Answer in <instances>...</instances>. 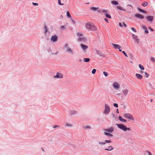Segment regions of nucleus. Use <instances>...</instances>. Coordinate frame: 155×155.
Returning <instances> with one entry per match:
<instances>
[{
  "mask_svg": "<svg viewBox=\"0 0 155 155\" xmlns=\"http://www.w3.org/2000/svg\"><path fill=\"white\" fill-rule=\"evenodd\" d=\"M151 31H153V29H151Z\"/></svg>",
  "mask_w": 155,
  "mask_h": 155,
  "instance_id": "58",
  "label": "nucleus"
},
{
  "mask_svg": "<svg viewBox=\"0 0 155 155\" xmlns=\"http://www.w3.org/2000/svg\"><path fill=\"white\" fill-rule=\"evenodd\" d=\"M116 95L117 96H120L121 95V94L120 93H118Z\"/></svg>",
  "mask_w": 155,
  "mask_h": 155,
  "instance_id": "49",
  "label": "nucleus"
},
{
  "mask_svg": "<svg viewBox=\"0 0 155 155\" xmlns=\"http://www.w3.org/2000/svg\"><path fill=\"white\" fill-rule=\"evenodd\" d=\"M148 154L149 155H153V154L152 153H151L150 152H149L148 153Z\"/></svg>",
  "mask_w": 155,
  "mask_h": 155,
  "instance_id": "55",
  "label": "nucleus"
},
{
  "mask_svg": "<svg viewBox=\"0 0 155 155\" xmlns=\"http://www.w3.org/2000/svg\"><path fill=\"white\" fill-rule=\"evenodd\" d=\"M122 92L124 95L125 96H126L129 92V90L126 89H124L122 90Z\"/></svg>",
  "mask_w": 155,
  "mask_h": 155,
  "instance_id": "11",
  "label": "nucleus"
},
{
  "mask_svg": "<svg viewBox=\"0 0 155 155\" xmlns=\"http://www.w3.org/2000/svg\"><path fill=\"white\" fill-rule=\"evenodd\" d=\"M66 51L69 53L72 54L73 53V51L69 47H68L66 48Z\"/></svg>",
  "mask_w": 155,
  "mask_h": 155,
  "instance_id": "16",
  "label": "nucleus"
},
{
  "mask_svg": "<svg viewBox=\"0 0 155 155\" xmlns=\"http://www.w3.org/2000/svg\"><path fill=\"white\" fill-rule=\"evenodd\" d=\"M91 10L93 11H95L98 10L97 11L98 12L101 13V9H99V8L98 7L96 8L95 7H92L91 8Z\"/></svg>",
  "mask_w": 155,
  "mask_h": 155,
  "instance_id": "10",
  "label": "nucleus"
},
{
  "mask_svg": "<svg viewBox=\"0 0 155 155\" xmlns=\"http://www.w3.org/2000/svg\"><path fill=\"white\" fill-rule=\"evenodd\" d=\"M127 6H130L131 7V8H130V9H132L133 7H132L131 5H128Z\"/></svg>",
  "mask_w": 155,
  "mask_h": 155,
  "instance_id": "56",
  "label": "nucleus"
},
{
  "mask_svg": "<svg viewBox=\"0 0 155 155\" xmlns=\"http://www.w3.org/2000/svg\"><path fill=\"white\" fill-rule=\"evenodd\" d=\"M151 61L153 62H154L155 61V59L153 57H151L150 58Z\"/></svg>",
  "mask_w": 155,
  "mask_h": 155,
  "instance_id": "33",
  "label": "nucleus"
},
{
  "mask_svg": "<svg viewBox=\"0 0 155 155\" xmlns=\"http://www.w3.org/2000/svg\"><path fill=\"white\" fill-rule=\"evenodd\" d=\"M135 76L137 79L140 80L141 79L143 78V76L141 74H136Z\"/></svg>",
  "mask_w": 155,
  "mask_h": 155,
  "instance_id": "15",
  "label": "nucleus"
},
{
  "mask_svg": "<svg viewBox=\"0 0 155 155\" xmlns=\"http://www.w3.org/2000/svg\"><path fill=\"white\" fill-rule=\"evenodd\" d=\"M119 120L122 122H126V120L123 118L121 116H119L118 117Z\"/></svg>",
  "mask_w": 155,
  "mask_h": 155,
  "instance_id": "21",
  "label": "nucleus"
},
{
  "mask_svg": "<svg viewBox=\"0 0 155 155\" xmlns=\"http://www.w3.org/2000/svg\"><path fill=\"white\" fill-rule=\"evenodd\" d=\"M44 29L45 30V34H46L48 31L47 28L46 26H45Z\"/></svg>",
  "mask_w": 155,
  "mask_h": 155,
  "instance_id": "39",
  "label": "nucleus"
},
{
  "mask_svg": "<svg viewBox=\"0 0 155 155\" xmlns=\"http://www.w3.org/2000/svg\"><path fill=\"white\" fill-rule=\"evenodd\" d=\"M32 4L34 5H36V6H38V3H34V2H33L32 3Z\"/></svg>",
  "mask_w": 155,
  "mask_h": 155,
  "instance_id": "46",
  "label": "nucleus"
},
{
  "mask_svg": "<svg viewBox=\"0 0 155 155\" xmlns=\"http://www.w3.org/2000/svg\"><path fill=\"white\" fill-rule=\"evenodd\" d=\"M142 27L143 29H144L145 30L147 29V27L144 25L142 26Z\"/></svg>",
  "mask_w": 155,
  "mask_h": 155,
  "instance_id": "45",
  "label": "nucleus"
},
{
  "mask_svg": "<svg viewBox=\"0 0 155 155\" xmlns=\"http://www.w3.org/2000/svg\"><path fill=\"white\" fill-rule=\"evenodd\" d=\"M42 150H43V151H44V150L43 149H42Z\"/></svg>",
  "mask_w": 155,
  "mask_h": 155,
  "instance_id": "61",
  "label": "nucleus"
},
{
  "mask_svg": "<svg viewBox=\"0 0 155 155\" xmlns=\"http://www.w3.org/2000/svg\"><path fill=\"white\" fill-rule=\"evenodd\" d=\"M67 15L68 17L70 18L71 17V15L69 12H67Z\"/></svg>",
  "mask_w": 155,
  "mask_h": 155,
  "instance_id": "28",
  "label": "nucleus"
},
{
  "mask_svg": "<svg viewBox=\"0 0 155 155\" xmlns=\"http://www.w3.org/2000/svg\"><path fill=\"white\" fill-rule=\"evenodd\" d=\"M86 39L84 37L79 38L78 39V41H81L82 42H84L86 41Z\"/></svg>",
  "mask_w": 155,
  "mask_h": 155,
  "instance_id": "14",
  "label": "nucleus"
},
{
  "mask_svg": "<svg viewBox=\"0 0 155 155\" xmlns=\"http://www.w3.org/2000/svg\"><path fill=\"white\" fill-rule=\"evenodd\" d=\"M105 131L108 133H112L114 130V128L113 127H110L109 128L104 130Z\"/></svg>",
  "mask_w": 155,
  "mask_h": 155,
  "instance_id": "9",
  "label": "nucleus"
},
{
  "mask_svg": "<svg viewBox=\"0 0 155 155\" xmlns=\"http://www.w3.org/2000/svg\"><path fill=\"white\" fill-rule=\"evenodd\" d=\"M135 16L136 17L138 18H139L143 19L144 18V17L140 14H135Z\"/></svg>",
  "mask_w": 155,
  "mask_h": 155,
  "instance_id": "17",
  "label": "nucleus"
},
{
  "mask_svg": "<svg viewBox=\"0 0 155 155\" xmlns=\"http://www.w3.org/2000/svg\"><path fill=\"white\" fill-rule=\"evenodd\" d=\"M59 126H54V127H53V128H56V127H59Z\"/></svg>",
  "mask_w": 155,
  "mask_h": 155,
  "instance_id": "51",
  "label": "nucleus"
},
{
  "mask_svg": "<svg viewBox=\"0 0 155 155\" xmlns=\"http://www.w3.org/2000/svg\"><path fill=\"white\" fill-rule=\"evenodd\" d=\"M122 52H123V53L125 55V56L126 57H128L127 54H126V52L124 51H122Z\"/></svg>",
  "mask_w": 155,
  "mask_h": 155,
  "instance_id": "40",
  "label": "nucleus"
},
{
  "mask_svg": "<svg viewBox=\"0 0 155 155\" xmlns=\"http://www.w3.org/2000/svg\"><path fill=\"white\" fill-rule=\"evenodd\" d=\"M79 61L81 62V60H80Z\"/></svg>",
  "mask_w": 155,
  "mask_h": 155,
  "instance_id": "60",
  "label": "nucleus"
},
{
  "mask_svg": "<svg viewBox=\"0 0 155 155\" xmlns=\"http://www.w3.org/2000/svg\"><path fill=\"white\" fill-rule=\"evenodd\" d=\"M116 112H117V113H119V111H118V109H117Z\"/></svg>",
  "mask_w": 155,
  "mask_h": 155,
  "instance_id": "54",
  "label": "nucleus"
},
{
  "mask_svg": "<svg viewBox=\"0 0 155 155\" xmlns=\"http://www.w3.org/2000/svg\"><path fill=\"white\" fill-rule=\"evenodd\" d=\"M90 59L89 58H84L83 61L85 62H87L89 61Z\"/></svg>",
  "mask_w": 155,
  "mask_h": 155,
  "instance_id": "22",
  "label": "nucleus"
},
{
  "mask_svg": "<svg viewBox=\"0 0 155 155\" xmlns=\"http://www.w3.org/2000/svg\"><path fill=\"white\" fill-rule=\"evenodd\" d=\"M114 106L116 107H118V104L116 103H114Z\"/></svg>",
  "mask_w": 155,
  "mask_h": 155,
  "instance_id": "42",
  "label": "nucleus"
},
{
  "mask_svg": "<svg viewBox=\"0 0 155 155\" xmlns=\"http://www.w3.org/2000/svg\"><path fill=\"white\" fill-rule=\"evenodd\" d=\"M132 36L133 38L136 41V42L137 43H138L139 42L140 39L138 37L134 34H132Z\"/></svg>",
  "mask_w": 155,
  "mask_h": 155,
  "instance_id": "7",
  "label": "nucleus"
},
{
  "mask_svg": "<svg viewBox=\"0 0 155 155\" xmlns=\"http://www.w3.org/2000/svg\"><path fill=\"white\" fill-rule=\"evenodd\" d=\"M67 46V45H66V46Z\"/></svg>",
  "mask_w": 155,
  "mask_h": 155,
  "instance_id": "63",
  "label": "nucleus"
},
{
  "mask_svg": "<svg viewBox=\"0 0 155 155\" xmlns=\"http://www.w3.org/2000/svg\"><path fill=\"white\" fill-rule=\"evenodd\" d=\"M123 116L126 118L130 119L132 120H134L133 116L131 114L129 113L124 114Z\"/></svg>",
  "mask_w": 155,
  "mask_h": 155,
  "instance_id": "3",
  "label": "nucleus"
},
{
  "mask_svg": "<svg viewBox=\"0 0 155 155\" xmlns=\"http://www.w3.org/2000/svg\"><path fill=\"white\" fill-rule=\"evenodd\" d=\"M123 26H124L125 27H126L127 26V25H126V24H125L124 22V24H123Z\"/></svg>",
  "mask_w": 155,
  "mask_h": 155,
  "instance_id": "52",
  "label": "nucleus"
},
{
  "mask_svg": "<svg viewBox=\"0 0 155 155\" xmlns=\"http://www.w3.org/2000/svg\"><path fill=\"white\" fill-rule=\"evenodd\" d=\"M81 48L84 50L87 49L88 47L87 46L82 44H81Z\"/></svg>",
  "mask_w": 155,
  "mask_h": 155,
  "instance_id": "19",
  "label": "nucleus"
},
{
  "mask_svg": "<svg viewBox=\"0 0 155 155\" xmlns=\"http://www.w3.org/2000/svg\"><path fill=\"white\" fill-rule=\"evenodd\" d=\"M107 10H101V12H102L104 13V14H107Z\"/></svg>",
  "mask_w": 155,
  "mask_h": 155,
  "instance_id": "29",
  "label": "nucleus"
},
{
  "mask_svg": "<svg viewBox=\"0 0 155 155\" xmlns=\"http://www.w3.org/2000/svg\"><path fill=\"white\" fill-rule=\"evenodd\" d=\"M105 15L106 16V17L107 18H111V16L109 15H108L107 14H105Z\"/></svg>",
  "mask_w": 155,
  "mask_h": 155,
  "instance_id": "25",
  "label": "nucleus"
},
{
  "mask_svg": "<svg viewBox=\"0 0 155 155\" xmlns=\"http://www.w3.org/2000/svg\"><path fill=\"white\" fill-rule=\"evenodd\" d=\"M58 0V3L60 5H63V4H61V1L60 0Z\"/></svg>",
  "mask_w": 155,
  "mask_h": 155,
  "instance_id": "43",
  "label": "nucleus"
},
{
  "mask_svg": "<svg viewBox=\"0 0 155 155\" xmlns=\"http://www.w3.org/2000/svg\"><path fill=\"white\" fill-rule=\"evenodd\" d=\"M131 30L133 31H134L135 32H137V31L134 28H131Z\"/></svg>",
  "mask_w": 155,
  "mask_h": 155,
  "instance_id": "41",
  "label": "nucleus"
},
{
  "mask_svg": "<svg viewBox=\"0 0 155 155\" xmlns=\"http://www.w3.org/2000/svg\"><path fill=\"white\" fill-rule=\"evenodd\" d=\"M146 19L149 22H152L153 19V17L152 16H148L146 17Z\"/></svg>",
  "mask_w": 155,
  "mask_h": 155,
  "instance_id": "6",
  "label": "nucleus"
},
{
  "mask_svg": "<svg viewBox=\"0 0 155 155\" xmlns=\"http://www.w3.org/2000/svg\"><path fill=\"white\" fill-rule=\"evenodd\" d=\"M114 149V148L113 147L111 146H110L108 147L107 148H105L104 150H106L110 151Z\"/></svg>",
  "mask_w": 155,
  "mask_h": 155,
  "instance_id": "18",
  "label": "nucleus"
},
{
  "mask_svg": "<svg viewBox=\"0 0 155 155\" xmlns=\"http://www.w3.org/2000/svg\"><path fill=\"white\" fill-rule=\"evenodd\" d=\"M77 35L78 36H82V34H81L80 33H77Z\"/></svg>",
  "mask_w": 155,
  "mask_h": 155,
  "instance_id": "44",
  "label": "nucleus"
},
{
  "mask_svg": "<svg viewBox=\"0 0 155 155\" xmlns=\"http://www.w3.org/2000/svg\"><path fill=\"white\" fill-rule=\"evenodd\" d=\"M112 45L114 46L113 47L114 49H119V51H122L120 49V46L119 45L114 44H112Z\"/></svg>",
  "mask_w": 155,
  "mask_h": 155,
  "instance_id": "8",
  "label": "nucleus"
},
{
  "mask_svg": "<svg viewBox=\"0 0 155 155\" xmlns=\"http://www.w3.org/2000/svg\"><path fill=\"white\" fill-rule=\"evenodd\" d=\"M97 54H99V55H100V52L99 51H97Z\"/></svg>",
  "mask_w": 155,
  "mask_h": 155,
  "instance_id": "53",
  "label": "nucleus"
},
{
  "mask_svg": "<svg viewBox=\"0 0 155 155\" xmlns=\"http://www.w3.org/2000/svg\"><path fill=\"white\" fill-rule=\"evenodd\" d=\"M99 144L100 145H104L105 144V142H99Z\"/></svg>",
  "mask_w": 155,
  "mask_h": 155,
  "instance_id": "32",
  "label": "nucleus"
},
{
  "mask_svg": "<svg viewBox=\"0 0 155 155\" xmlns=\"http://www.w3.org/2000/svg\"><path fill=\"white\" fill-rule=\"evenodd\" d=\"M61 28H64V29L65 28V26H64V25L61 26Z\"/></svg>",
  "mask_w": 155,
  "mask_h": 155,
  "instance_id": "47",
  "label": "nucleus"
},
{
  "mask_svg": "<svg viewBox=\"0 0 155 155\" xmlns=\"http://www.w3.org/2000/svg\"><path fill=\"white\" fill-rule=\"evenodd\" d=\"M57 38H58L56 35H54L52 36L51 40V41H52L53 42H55L57 41Z\"/></svg>",
  "mask_w": 155,
  "mask_h": 155,
  "instance_id": "12",
  "label": "nucleus"
},
{
  "mask_svg": "<svg viewBox=\"0 0 155 155\" xmlns=\"http://www.w3.org/2000/svg\"><path fill=\"white\" fill-rule=\"evenodd\" d=\"M116 125L119 128L124 131H126L127 130H130V128H127L125 125L122 124H117Z\"/></svg>",
  "mask_w": 155,
  "mask_h": 155,
  "instance_id": "1",
  "label": "nucleus"
},
{
  "mask_svg": "<svg viewBox=\"0 0 155 155\" xmlns=\"http://www.w3.org/2000/svg\"><path fill=\"white\" fill-rule=\"evenodd\" d=\"M138 10L140 12H143L145 13H146V12L144 10H143L139 8V9H138Z\"/></svg>",
  "mask_w": 155,
  "mask_h": 155,
  "instance_id": "26",
  "label": "nucleus"
},
{
  "mask_svg": "<svg viewBox=\"0 0 155 155\" xmlns=\"http://www.w3.org/2000/svg\"><path fill=\"white\" fill-rule=\"evenodd\" d=\"M54 77L56 78H61L63 77L62 74L60 73H57Z\"/></svg>",
  "mask_w": 155,
  "mask_h": 155,
  "instance_id": "13",
  "label": "nucleus"
},
{
  "mask_svg": "<svg viewBox=\"0 0 155 155\" xmlns=\"http://www.w3.org/2000/svg\"><path fill=\"white\" fill-rule=\"evenodd\" d=\"M123 24H124V22H120L119 24V26L121 27H122L123 26Z\"/></svg>",
  "mask_w": 155,
  "mask_h": 155,
  "instance_id": "36",
  "label": "nucleus"
},
{
  "mask_svg": "<svg viewBox=\"0 0 155 155\" xmlns=\"http://www.w3.org/2000/svg\"><path fill=\"white\" fill-rule=\"evenodd\" d=\"M113 87L116 90H119L120 88V84L116 82H114L112 84Z\"/></svg>",
  "mask_w": 155,
  "mask_h": 155,
  "instance_id": "5",
  "label": "nucleus"
},
{
  "mask_svg": "<svg viewBox=\"0 0 155 155\" xmlns=\"http://www.w3.org/2000/svg\"><path fill=\"white\" fill-rule=\"evenodd\" d=\"M110 108L109 106L107 104L105 105V109L104 113L106 114H107L110 111Z\"/></svg>",
  "mask_w": 155,
  "mask_h": 155,
  "instance_id": "4",
  "label": "nucleus"
},
{
  "mask_svg": "<svg viewBox=\"0 0 155 155\" xmlns=\"http://www.w3.org/2000/svg\"><path fill=\"white\" fill-rule=\"evenodd\" d=\"M117 8L118 9H119V10H123V9L122 8L120 7V6H117Z\"/></svg>",
  "mask_w": 155,
  "mask_h": 155,
  "instance_id": "38",
  "label": "nucleus"
},
{
  "mask_svg": "<svg viewBox=\"0 0 155 155\" xmlns=\"http://www.w3.org/2000/svg\"><path fill=\"white\" fill-rule=\"evenodd\" d=\"M104 20H105V21L106 22H107L108 23V19H107V18H105V19H104Z\"/></svg>",
  "mask_w": 155,
  "mask_h": 155,
  "instance_id": "50",
  "label": "nucleus"
},
{
  "mask_svg": "<svg viewBox=\"0 0 155 155\" xmlns=\"http://www.w3.org/2000/svg\"><path fill=\"white\" fill-rule=\"evenodd\" d=\"M140 72V73H141V74H142V73H143V71H141Z\"/></svg>",
  "mask_w": 155,
  "mask_h": 155,
  "instance_id": "57",
  "label": "nucleus"
},
{
  "mask_svg": "<svg viewBox=\"0 0 155 155\" xmlns=\"http://www.w3.org/2000/svg\"><path fill=\"white\" fill-rule=\"evenodd\" d=\"M139 68L142 70H144V67L140 64L139 65Z\"/></svg>",
  "mask_w": 155,
  "mask_h": 155,
  "instance_id": "24",
  "label": "nucleus"
},
{
  "mask_svg": "<svg viewBox=\"0 0 155 155\" xmlns=\"http://www.w3.org/2000/svg\"><path fill=\"white\" fill-rule=\"evenodd\" d=\"M145 32L146 33H148V31L147 29L145 30Z\"/></svg>",
  "mask_w": 155,
  "mask_h": 155,
  "instance_id": "48",
  "label": "nucleus"
},
{
  "mask_svg": "<svg viewBox=\"0 0 155 155\" xmlns=\"http://www.w3.org/2000/svg\"><path fill=\"white\" fill-rule=\"evenodd\" d=\"M147 5V2H143L142 4V5L144 7L146 6Z\"/></svg>",
  "mask_w": 155,
  "mask_h": 155,
  "instance_id": "27",
  "label": "nucleus"
},
{
  "mask_svg": "<svg viewBox=\"0 0 155 155\" xmlns=\"http://www.w3.org/2000/svg\"><path fill=\"white\" fill-rule=\"evenodd\" d=\"M111 3L113 4L114 5H117L118 4V2H117L116 1H115V0L112 1L111 2Z\"/></svg>",
  "mask_w": 155,
  "mask_h": 155,
  "instance_id": "23",
  "label": "nucleus"
},
{
  "mask_svg": "<svg viewBox=\"0 0 155 155\" xmlns=\"http://www.w3.org/2000/svg\"><path fill=\"white\" fill-rule=\"evenodd\" d=\"M85 27L87 28L91 31H95L96 29V27L94 25H92L88 23L86 24Z\"/></svg>",
  "mask_w": 155,
  "mask_h": 155,
  "instance_id": "2",
  "label": "nucleus"
},
{
  "mask_svg": "<svg viewBox=\"0 0 155 155\" xmlns=\"http://www.w3.org/2000/svg\"><path fill=\"white\" fill-rule=\"evenodd\" d=\"M65 125L67 127H71L72 126V125L71 124H68V123H66L65 124Z\"/></svg>",
  "mask_w": 155,
  "mask_h": 155,
  "instance_id": "30",
  "label": "nucleus"
},
{
  "mask_svg": "<svg viewBox=\"0 0 155 155\" xmlns=\"http://www.w3.org/2000/svg\"><path fill=\"white\" fill-rule=\"evenodd\" d=\"M105 143H111V141L109 140H105Z\"/></svg>",
  "mask_w": 155,
  "mask_h": 155,
  "instance_id": "31",
  "label": "nucleus"
},
{
  "mask_svg": "<svg viewBox=\"0 0 155 155\" xmlns=\"http://www.w3.org/2000/svg\"><path fill=\"white\" fill-rule=\"evenodd\" d=\"M152 99H151V100H150V101H151V102H152Z\"/></svg>",
  "mask_w": 155,
  "mask_h": 155,
  "instance_id": "59",
  "label": "nucleus"
},
{
  "mask_svg": "<svg viewBox=\"0 0 155 155\" xmlns=\"http://www.w3.org/2000/svg\"><path fill=\"white\" fill-rule=\"evenodd\" d=\"M96 69H94L92 70V73L93 74H94L95 73L96 71Z\"/></svg>",
  "mask_w": 155,
  "mask_h": 155,
  "instance_id": "35",
  "label": "nucleus"
},
{
  "mask_svg": "<svg viewBox=\"0 0 155 155\" xmlns=\"http://www.w3.org/2000/svg\"><path fill=\"white\" fill-rule=\"evenodd\" d=\"M104 134L105 135L107 136L108 137H113V135L112 134L108 133L106 131H104Z\"/></svg>",
  "mask_w": 155,
  "mask_h": 155,
  "instance_id": "20",
  "label": "nucleus"
},
{
  "mask_svg": "<svg viewBox=\"0 0 155 155\" xmlns=\"http://www.w3.org/2000/svg\"><path fill=\"white\" fill-rule=\"evenodd\" d=\"M103 74L106 77L108 75L107 73L105 71H104Z\"/></svg>",
  "mask_w": 155,
  "mask_h": 155,
  "instance_id": "37",
  "label": "nucleus"
},
{
  "mask_svg": "<svg viewBox=\"0 0 155 155\" xmlns=\"http://www.w3.org/2000/svg\"><path fill=\"white\" fill-rule=\"evenodd\" d=\"M144 74L145 76L147 78H148L149 76V74L146 72L144 73Z\"/></svg>",
  "mask_w": 155,
  "mask_h": 155,
  "instance_id": "34",
  "label": "nucleus"
},
{
  "mask_svg": "<svg viewBox=\"0 0 155 155\" xmlns=\"http://www.w3.org/2000/svg\"><path fill=\"white\" fill-rule=\"evenodd\" d=\"M121 98H122V99L123 98V97H121Z\"/></svg>",
  "mask_w": 155,
  "mask_h": 155,
  "instance_id": "62",
  "label": "nucleus"
}]
</instances>
